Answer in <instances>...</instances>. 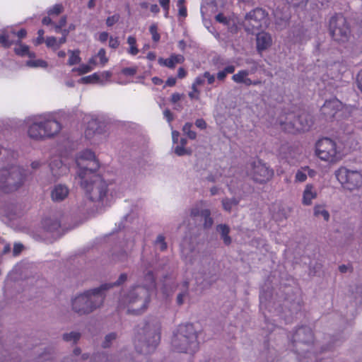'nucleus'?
Wrapping results in <instances>:
<instances>
[{
	"label": "nucleus",
	"instance_id": "obj_1",
	"mask_svg": "<svg viewBox=\"0 0 362 362\" xmlns=\"http://www.w3.org/2000/svg\"><path fill=\"white\" fill-rule=\"evenodd\" d=\"M110 285L102 284L77 294L71 300V310L78 316L88 315L104 304Z\"/></svg>",
	"mask_w": 362,
	"mask_h": 362
},
{
	"label": "nucleus",
	"instance_id": "obj_2",
	"mask_svg": "<svg viewBox=\"0 0 362 362\" xmlns=\"http://www.w3.org/2000/svg\"><path fill=\"white\" fill-rule=\"evenodd\" d=\"M198 331L192 323L181 324L173 331L172 349L180 353L193 354L199 349Z\"/></svg>",
	"mask_w": 362,
	"mask_h": 362
},
{
	"label": "nucleus",
	"instance_id": "obj_3",
	"mask_svg": "<svg viewBox=\"0 0 362 362\" xmlns=\"http://www.w3.org/2000/svg\"><path fill=\"white\" fill-rule=\"evenodd\" d=\"M160 323L156 320L144 322L137 335L136 348L143 354H149L155 351L160 340Z\"/></svg>",
	"mask_w": 362,
	"mask_h": 362
},
{
	"label": "nucleus",
	"instance_id": "obj_4",
	"mask_svg": "<svg viewBox=\"0 0 362 362\" xmlns=\"http://www.w3.org/2000/svg\"><path fill=\"white\" fill-rule=\"evenodd\" d=\"M81 187L90 201L95 202L98 206L107 205L110 197V184L100 175H93L90 180L80 181Z\"/></svg>",
	"mask_w": 362,
	"mask_h": 362
},
{
	"label": "nucleus",
	"instance_id": "obj_5",
	"mask_svg": "<svg viewBox=\"0 0 362 362\" xmlns=\"http://www.w3.org/2000/svg\"><path fill=\"white\" fill-rule=\"evenodd\" d=\"M278 122L284 131L296 134L308 131L313 124V117L305 112L299 115L288 112L281 115L278 118Z\"/></svg>",
	"mask_w": 362,
	"mask_h": 362
},
{
	"label": "nucleus",
	"instance_id": "obj_6",
	"mask_svg": "<svg viewBox=\"0 0 362 362\" xmlns=\"http://www.w3.org/2000/svg\"><path fill=\"white\" fill-rule=\"evenodd\" d=\"M61 129V124L54 119L35 121L28 126V135L33 140L43 141L54 137Z\"/></svg>",
	"mask_w": 362,
	"mask_h": 362
},
{
	"label": "nucleus",
	"instance_id": "obj_7",
	"mask_svg": "<svg viewBox=\"0 0 362 362\" xmlns=\"http://www.w3.org/2000/svg\"><path fill=\"white\" fill-rule=\"evenodd\" d=\"M149 301L150 293L147 288L141 286V285H135L131 287L121 298L122 303L131 306L136 314L144 312Z\"/></svg>",
	"mask_w": 362,
	"mask_h": 362
},
{
	"label": "nucleus",
	"instance_id": "obj_8",
	"mask_svg": "<svg viewBox=\"0 0 362 362\" xmlns=\"http://www.w3.org/2000/svg\"><path fill=\"white\" fill-rule=\"evenodd\" d=\"M23 181V170L18 165H11L0 170V189L4 192L17 190Z\"/></svg>",
	"mask_w": 362,
	"mask_h": 362
},
{
	"label": "nucleus",
	"instance_id": "obj_9",
	"mask_svg": "<svg viewBox=\"0 0 362 362\" xmlns=\"http://www.w3.org/2000/svg\"><path fill=\"white\" fill-rule=\"evenodd\" d=\"M217 272L214 259L210 256H204L199 260L196 279L204 288H208L216 282Z\"/></svg>",
	"mask_w": 362,
	"mask_h": 362
},
{
	"label": "nucleus",
	"instance_id": "obj_10",
	"mask_svg": "<svg viewBox=\"0 0 362 362\" xmlns=\"http://www.w3.org/2000/svg\"><path fill=\"white\" fill-rule=\"evenodd\" d=\"M314 336L307 326L298 327L292 336L293 350L299 356L309 353L313 347Z\"/></svg>",
	"mask_w": 362,
	"mask_h": 362
},
{
	"label": "nucleus",
	"instance_id": "obj_11",
	"mask_svg": "<svg viewBox=\"0 0 362 362\" xmlns=\"http://www.w3.org/2000/svg\"><path fill=\"white\" fill-rule=\"evenodd\" d=\"M329 33L334 41L346 42L350 35V28L342 14H336L329 20Z\"/></svg>",
	"mask_w": 362,
	"mask_h": 362
},
{
	"label": "nucleus",
	"instance_id": "obj_12",
	"mask_svg": "<svg viewBox=\"0 0 362 362\" xmlns=\"http://www.w3.org/2000/svg\"><path fill=\"white\" fill-rule=\"evenodd\" d=\"M337 180L344 189L353 191L362 185V175L356 170L340 168L335 172Z\"/></svg>",
	"mask_w": 362,
	"mask_h": 362
},
{
	"label": "nucleus",
	"instance_id": "obj_13",
	"mask_svg": "<svg viewBox=\"0 0 362 362\" xmlns=\"http://www.w3.org/2000/svg\"><path fill=\"white\" fill-rule=\"evenodd\" d=\"M337 144L329 138H322L316 144V155L322 160L336 162L339 159Z\"/></svg>",
	"mask_w": 362,
	"mask_h": 362
},
{
	"label": "nucleus",
	"instance_id": "obj_14",
	"mask_svg": "<svg viewBox=\"0 0 362 362\" xmlns=\"http://www.w3.org/2000/svg\"><path fill=\"white\" fill-rule=\"evenodd\" d=\"M267 13L264 10L256 8L246 13L243 25L246 31L254 33L255 30L262 28L266 24Z\"/></svg>",
	"mask_w": 362,
	"mask_h": 362
},
{
	"label": "nucleus",
	"instance_id": "obj_15",
	"mask_svg": "<svg viewBox=\"0 0 362 362\" xmlns=\"http://www.w3.org/2000/svg\"><path fill=\"white\" fill-rule=\"evenodd\" d=\"M273 175V170L261 161L259 160L252 163V175L256 182L264 183L269 181Z\"/></svg>",
	"mask_w": 362,
	"mask_h": 362
},
{
	"label": "nucleus",
	"instance_id": "obj_16",
	"mask_svg": "<svg viewBox=\"0 0 362 362\" xmlns=\"http://www.w3.org/2000/svg\"><path fill=\"white\" fill-rule=\"evenodd\" d=\"M42 225L44 231L50 234L53 239H57L62 235L60 232L61 223L58 218H46L42 221Z\"/></svg>",
	"mask_w": 362,
	"mask_h": 362
},
{
	"label": "nucleus",
	"instance_id": "obj_17",
	"mask_svg": "<svg viewBox=\"0 0 362 362\" xmlns=\"http://www.w3.org/2000/svg\"><path fill=\"white\" fill-rule=\"evenodd\" d=\"M342 108V103L337 99L334 98L326 100L321 107V113L325 116L326 119H331L334 117L335 115Z\"/></svg>",
	"mask_w": 362,
	"mask_h": 362
},
{
	"label": "nucleus",
	"instance_id": "obj_18",
	"mask_svg": "<svg viewBox=\"0 0 362 362\" xmlns=\"http://www.w3.org/2000/svg\"><path fill=\"white\" fill-rule=\"evenodd\" d=\"M98 160L95 159L78 166V175L80 181L90 180L93 175H97L95 171L99 168Z\"/></svg>",
	"mask_w": 362,
	"mask_h": 362
},
{
	"label": "nucleus",
	"instance_id": "obj_19",
	"mask_svg": "<svg viewBox=\"0 0 362 362\" xmlns=\"http://www.w3.org/2000/svg\"><path fill=\"white\" fill-rule=\"evenodd\" d=\"M282 306L283 309L288 310L291 315L298 313L301 309L300 300L293 293H288L284 298Z\"/></svg>",
	"mask_w": 362,
	"mask_h": 362
},
{
	"label": "nucleus",
	"instance_id": "obj_20",
	"mask_svg": "<svg viewBox=\"0 0 362 362\" xmlns=\"http://www.w3.org/2000/svg\"><path fill=\"white\" fill-rule=\"evenodd\" d=\"M105 130V125L103 121L97 118H91L88 122L86 134L88 136H91L94 134H101Z\"/></svg>",
	"mask_w": 362,
	"mask_h": 362
},
{
	"label": "nucleus",
	"instance_id": "obj_21",
	"mask_svg": "<svg viewBox=\"0 0 362 362\" xmlns=\"http://www.w3.org/2000/svg\"><path fill=\"white\" fill-rule=\"evenodd\" d=\"M69 194V189L65 185H55L51 190V198L55 202L64 200Z\"/></svg>",
	"mask_w": 362,
	"mask_h": 362
},
{
	"label": "nucleus",
	"instance_id": "obj_22",
	"mask_svg": "<svg viewBox=\"0 0 362 362\" xmlns=\"http://www.w3.org/2000/svg\"><path fill=\"white\" fill-rule=\"evenodd\" d=\"M50 170L54 177H59L66 174L68 171L67 166L63 163L61 158L58 157L53 158L49 163Z\"/></svg>",
	"mask_w": 362,
	"mask_h": 362
},
{
	"label": "nucleus",
	"instance_id": "obj_23",
	"mask_svg": "<svg viewBox=\"0 0 362 362\" xmlns=\"http://www.w3.org/2000/svg\"><path fill=\"white\" fill-rule=\"evenodd\" d=\"M185 61V57L182 54H173L168 59L159 58L158 62L161 66L174 69L177 64H182Z\"/></svg>",
	"mask_w": 362,
	"mask_h": 362
},
{
	"label": "nucleus",
	"instance_id": "obj_24",
	"mask_svg": "<svg viewBox=\"0 0 362 362\" xmlns=\"http://www.w3.org/2000/svg\"><path fill=\"white\" fill-rule=\"evenodd\" d=\"M271 35L267 33H259L257 35V49L259 52L264 51L272 45Z\"/></svg>",
	"mask_w": 362,
	"mask_h": 362
},
{
	"label": "nucleus",
	"instance_id": "obj_25",
	"mask_svg": "<svg viewBox=\"0 0 362 362\" xmlns=\"http://www.w3.org/2000/svg\"><path fill=\"white\" fill-rule=\"evenodd\" d=\"M317 197V192L313 185L308 184L303 191L302 203L305 206L312 204V200Z\"/></svg>",
	"mask_w": 362,
	"mask_h": 362
},
{
	"label": "nucleus",
	"instance_id": "obj_26",
	"mask_svg": "<svg viewBox=\"0 0 362 362\" xmlns=\"http://www.w3.org/2000/svg\"><path fill=\"white\" fill-rule=\"evenodd\" d=\"M95 159V153L90 150H85L78 153L76 157V163L80 166Z\"/></svg>",
	"mask_w": 362,
	"mask_h": 362
},
{
	"label": "nucleus",
	"instance_id": "obj_27",
	"mask_svg": "<svg viewBox=\"0 0 362 362\" xmlns=\"http://www.w3.org/2000/svg\"><path fill=\"white\" fill-rule=\"evenodd\" d=\"M216 230L220 233L221 238L223 240L224 244L229 245L232 242V239L229 236L230 231V227L226 224H218L216 226Z\"/></svg>",
	"mask_w": 362,
	"mask_h": 362
},
{
	"label": "nucleus",
	"instance_id": "obj_28",
	"mask_svg": "<svg viewBox=\"0 0 362 362\" xmlns=\"http://www.w3.org/2000/svg\"><path fill=\"white\" fill-rule=\"evenodd\" d=\"M96 204L95 202L90 201L88 197L86 196V199H83L78 203V208L82 213L90 214L94 211L93 206Z\"/></svg>",
	"mask_w": 362,
	"mask_h": 362
},
{
	"label": "nucleus",
	"instance_id": "obj_29",
	"mask_svg": "<svg viewBox=\"0 0 362 362\" xmlns=\"http://www.w3.org/2000/svg\"><path fill=\"white\" fill-rule=\"evenodd\" d=\"M91 362H115V358L112 355L107 354L105 352L95 353L90 360Z\"/></svg>",
	"mask_w": 362,
	"mask_h": 362
},
{
	"label": "nucleus",
	"instance_id": "obj_30",
	"mask_svg": "<svg viewBox=\"0 0 362 362\" xmlns=\"http://www.w3.org/2000/svg\"><path fill=\"white\" fill-rule=\"evenodd\" d=\"M81 334L78 332H71L69 333H64L62 334V339L66 342H71L76 344L81 339Z\"/></svg>",
	"mask_w": 362,
	"mask_h": 362
},
{
	"label": "nucleus",
	"instance_id": "obj_31",
	"mask_svg": "<svg viewBox=\"0 0 362 362\" xmlns=\"http://www.w3.org/2000/svg\"><path fill=\"white\" fill-rule=\"evenodd\" d=\"M240 202V199L233 197V198H224L222 200V205L224 209L228 212H230L233 206H236L238 205Z\"/></svg>",
	"mask_w": 362,
	"mask_h": 362
},
{
	"label": "nucleus",
	"instance_id": "obj_32",
	"mask_svg": "<svg viewBox=\"0 0 362 362\" xmlns=\"http://www.w3.org/2000/svg\"><path fill=\"white\" fill-rule=\"evenodd\" d=\"M144 281L145 284L141 285V286H145V288H148V291L150 293V291L155 287V277L151 271H148L144 274Z\"/></svg>",
	"mask_w": 362,
	"mask_h": 362
},
{
	"label": "nucleus",
	"instance_id": "obj_33",
	"mask_svg": "<svg viewBox=\"0 0 362 362\" xmlns=\"http://www.w3.org/2000/svg\"><path fill=\"white\" fill-rule=\"evenodd\" d=\"M128 259L127 253L122 250H119L117 252L112 255V260L115 263H125Z\"/></svg>",
	"mask_w": 362,
	"mask_h": 362
},
{
	"label": "nucleus",
	"instance_id": "obj_34",
	"mask_svg": "<svg viewBox=\"0 0 362 362\" xmlns=\"http://www.w3.org/2000/svg\"><path fill=\"white\" fill-rule=\"evenodd\" d=\"M201 218H202V220L204 221L203 226L205 229H209V228H211V226H213V223H214V220L211 217V211L209 209H204V211L203 212V217Z\"/></svg>",
	"mask_w": 362,
	"mask_h": 362
},
{
	"label": "nucleus",
	"instance_id": "obj_35",
	"mask_svg": "<svg viewBox=\"0 0 362 362\" xmlns=\"http://www.w3.org/2000/svg\"><path fill=\"white\" fill-rule=\"evenodd\" d=\"M117 338V334L116 332H111L105 335V339L102 342V347L103 349H107L110 348L113 341L116 340Z\"/></svg>",
	"mask_w": 362,
	"mask_h": 362
},
{
	"label": "nucleus",
	"instance_id": "obj_36",
	"mask_svg": "<svg viewBox=\"0 0 362 362\" xmlns=\"http://www.w3.org/2000/svg\"><path fill=\"white\" fill-rule=\"evenodd\" d=\"M155 247L163 252L167 250L168 244L165 242V238L163 235L159 234L153 243Z\"/></svg>",
	"mask_w": 362,
	"mask_h": 362
},
{
	"label": "nucleus",
	"instance_id": "obj_37",
	"mask_svg": "<svg viewBox=\"0 0 362 362\" xmlns=\"http://www.w3.org/2000/svg\"><path fill=\"white\" fill-rule=\"evenodd\" d=\"M69 53L71 54L69 59L68 60V64L69 66L78 64L81 62V59L79 57L80 51L78 49L74 50V51L69 50Z\"/></svg>",
	"mask_w": 362,
	"mask_h": 362
},
{
	"label": "nucleus",
	"instance_id": "obj_38",
	"mask_svg": "<svg viewBox=\"0 0 362 362\" xmlns=\"http://www.w3.org/2000/svg\"><path fill=\"white\" fill-rule=\"evenodd\" d=\"M81 353V349L79 347H76L73 351L72 354L69 356H67L64 357L62 362H79V359L78 357Z\"/></svg>",
	"mask_w": 362,
	"mask_h": 362
},
{
	"label": "nucleus",
	"instance_id": "obj_39",
	"mask_svg": "<svg viewBox=\"0 0 362 362\" xmlns=\"http://www.w3.org/2000/svg\"><path fill=\"white\" fill-rule=\"evenodd\" d=\"M249 75L247 70H240L232 76V79L237 83H243L244 79Z\"/></svg>",
	"mask_w": 362,
	"mask_h": 362
},
{
	"label": "nucleus",
	"instance_id": "obj_40",
	"mask_svg": "<svg viewBox=\"0 0 362 362\" xmlns=\"http://www.w3.org/2000/svg\"><path fill=\"white\" fill-rule=\"evenodd\" d=\"M314 215L315 216H322L325 221H328L329 219V214L322 206H315L314 208Z\"/></svg>",
	"mask_w": 362,
	"mask_h": 362
},
{
	"label": "nucleus",
	"instance_id": "obj_41",
	"mask_svg": "<svg viewBox=\"0 0 362 362\" xmlns=\"http://www.w3.org/2000/svg\"><path fill=\"white\" fill-rule=\"evenodd\" d=\"M192 126V123L187 122L183 126L182 131L189 137V139L194 140L197 137V134L191 129Z\"/></svg>",
	"mask_w": 362,
	"mask_h": 362
},
{
	"label": "nucleus",
	"instance_id": "obj_42",
	"mask_svg": "<svg viewBox=\"0 0 362 362\" xmlns=\"http://www.w3.org/2000/svg\"><path fill=\"white\" fill-rule=\"evenodd\" d=\"M183 286L185 290L179 293L177 296L176 303L178 305H182L184 303V299L188 295V282L185 281Z\"/></svg>",
	"mask_w": 362,
	"mask_h": 362
},
{
	"label": "nucleus",
	"instance_id": "obj_43",
	"mask_svg": "<svg viewBox=\"0 0 362 362\" xmlns=\"http://www.w3.org/2000/svg\"><path fill=\"white\" fill-rule=\"evenodd\" d=\"M26 66L29 67H42L47 68L48 64L47 62L42 59H37V60H28L26 62Z\"/></svg>",
	"mask_w": 362,
	"mask_h": 362
},
{
	"label": "nucleus",
	"instance_id": "obj_44",
	"mask_svg": "<svg viewBox=\"0 0 362 362\" xmlns=\"http://www.w3.org/2000/svg\"><path fill=\"white\" fill-rule=\"evenodd\" d=\"M127 43L130 45L129 53L132 55H136L139 52V49L136 47V40L133 36H129L127 38Z\"/></svg>",
	"mask_w": 362,
	"mask_h": 362
},
{
	"label": "nucleus",
	"instance_id": "obj_45",
	"mask_svg": "<svg viewBox=\"0 0 362 362\" xmlns=\"http://www.w3.org/2000/svg\"><path fill=\"white\" fill-rule=\"evenodd\" d=\"M13 43V41L9 40V35L6 32H2L0 35V45L5 48H8Z\"/></svg>",
	"mask_w": 362,
	"mask_h": 362
},
{
	"label": "nucleus",
	"instance_id": "obj_46",
	"mask_svg": "<svg viewBox=\"0 0 362 362\" xmlns=\"http://www.w3.org/2000/svg\"><path fill=\"white\" fill-rule=\"evenodd\" d=\"M175 153L178 156H189L192 154V150L191 148H185V146H181L179 145H177L176 147L174 149Z\"/></svg>",
	"mask_w": 362,
	"mask_h": 362
},
{
	"label": "nucleus",
	"instance_id": "obj_47",
	"mask_svg": "<svg viewBox=\"0 0 362 362\" xmlns=\"http://www.w3.org/2000/svg\"><path fill=\"white\" fill-rule=\"evenodd\" d=\"M100 76L98 74L94 73L92 75L83 77L80 79L79 82L82 83H92L99 81Z\"/></svg>",
	"mask_w": 362,
	"mask_h": 362
},
{
	"label": "nucleus",
	"instance_id": "obj_48",
	"mask_svg": "<svg viewBox=\"0 0 362 362\" xmlns=\"http://www.w3.org/2000/svg\"><path fill=\"white\" fill-rule=\"evenodd\" d=\"M17 43H20V41ZM28 49L29 47L28 45L19 44L18 47L14 48V52L18 56L25 57L28 53Z\"/></svg>",
	"mask_w": 362,
	"mask_h": 362
},
{
	"label": "nucleus",
	"instance_id": "obj_49",
	"mask_svg": "<svg viewBox=\"0 0 362 362\" xmlns=\"http://www.w3.org/2000/svg\"><path fill=\"white\" fill-rule=\"evenodd\" d=\"M157 271H168L170 270L169 260L167 258H163L158 262L156 265Z\"/></svg>",
	"mask_w": 362,
	"mask_h": 362
},
{
	"label": "nucleus",
	"instance_id": "obj_50",
	"mask_svg": "<svg viewBox=\"0 0 362 362\" xmlns=\"http://www.w3.org/2000/svg\"><path fill=\"white\" fill-rule=\"evenodd\" d=\"M149 32L152 35V39L154 42H157L160 40V35L158 33V27L157 25L153 23L149 28Z\"/></svg>",
	"mask_w": 362,
	"mask_h": 362
},
{
	"label": "nucleus",
	"instance_id": "obj_51",
	"mask_svg": "<svg viewBox=\"0 0 362 362\" xmlns=\"http://www.w3.org/2000/svg\"><path fill=\"white\" fill-rule=\"evenodd\" d=\"M127 279V275L125 273L121 274L117 280L112 284H107L110 285V289L114 286H118L124 283Z\"/></svg>",
	"mask_w": 362,
	"mask_h": 362
},
{
	"label": "nucleus",
	"instance_id": "obj_52",
	"mask_svg": "<svg viewBox=\"0 0 362 362\" xmlns=\"http://www.w3.org/2000/svg\"><path fill=\"white\" fill-rule=\"evenodd\" d=\"M1 246L3 247L2 251H1V255H6V254H8V252H10L11 245L8 243L6 242V240L1 238H0V247Z\"/></svg>",
	"mask_w": 362,
	"mask_h": 362
},
{
	"label": "nucleus",
	"instance_id": "obj_53",
	"mask_svg": "<svg viewBox=\"0 0 362 362\" xmlns=\"http://www.w3.org/2000/svg\"><path fill=\"white\" fill-rule=\"evenodd\" d=\"M63 11V6L62 4H55L52 8L48 11L49 15H59Z\"/></svg>",
	"mask_w": 362,
	"mask_h": 362
},
{
	"label": "nucleus",
	"instance_id": "obj_54",
	"mask_svg": "<svg viewBox=\"0 0 362 362\" xmlns=\"http://www.w3.org/2000/svg\"><path fill=\"white\" fill-rule=\"evenodd\" d=\"M23 250H24V245L22 243H14L13 251H12L13 255L15 257L19 255Z\"/></svg>",
	"mask_w": 362,
	"mask_h": 362
},
{
	"label": "nucleus",
	"instance_id": "obj_55",
	"mask_svg": "<svg viewBox=\"0 0 362 362\" xmlns=\"http://www.w3.org/2000/svg\"><path fill=\"white\" fill-rule=\"evenodd\" d=\"M204 209H201L197 206L193 207L190 211V216L193 218L203 217V212Z\"/></svg>",
	"mask_w": 362,
	"mask_h": 362
},
{
	"label": "nucleus",
	"instance_id": "obj_56",
	"mask_svg": "<svg viewBox=\"0 0 362 362\" xmlns=\"http://www.w3.org/2000/svg\"><path fill=\"white\" fill-rule=\"evenodd\" d=\"M294 7L303 8L307 5L308 0H287Z\"/></svg>",
	"mask_w": 362,
	"mask_h": 362
},
{
	"label": "nucleus",
	"instance_id": "obj_57",
	"mask_svg": "<svg viewBox=\"0 0 362 362\" xmlns=\"http://www.w3.org/2000/svg\"><path fill=\"white\" fill-rule=\"evenodd\" d=\"M119 20V14H115L112 16H109L106 20V25L108 27H111L114 24H115L117 22H118Z\"/></svg>",
	"mask_w": 362,
	"mask_h": 362
},
{
	"label": "nucleus",
	"instance_id": "obj_58",
	"mask_svg": "<svg viewBox=\"0 0 362 362\" xmlns=\"http://www.w3.org/2000/svg\"><path fill=\"white\" fill-rule=\"evenodd\" d=\"M52 356L47 353H42L36 359V362H51Z\"/></svg>",
	"mask_w": 362,
	"mask_h": 362
},
{
	"label": "nucleus",
	"instance_id": "obj_59",
	"mask_svg": "<svg viewBox=\"0 0 362 362\" xmlns=\"http://www.w3.org/2000/svg\"><path fill=\"white\" fill-rule=\"evenodd\" d=\"M137 72V67H127L122 70V73L126 76H134Z\"/></svg>",
	"mask_w": 362,
	"mask_h": 362
},
{
	"label": "nucleus",
	"instance_id": "obj_60",
	"mask_svg": "<svg viewBox=\"0 0 362 362\" xmlns=\"http://www.w3.org/2000/svg\"><path fill=\"white\" fill-rule=\"evenodd\" d=\"M46 45L49 47H57V40L55 37H47L45 40Z\"/></svg>",
	"mask_w": 362,
	"mask_h": 362
},
{
	"label": "nucleus",
	"instance_id": "obj_61",
	"mask_svg": "<svg viewBox=\"0 0 362 362\" xmlns=\"http://www.w3.org/2000/svg\"><path fill=\"white\" fill-rule=\"evenodd\" d=\"M295 177L296 181L303 182L307 179V175L301 170H298Z\"/></svg>",
	"mask_w": 362,
	"mask_h": 362
},
{
	"label": "nucleus",
	"instance_id": "obj_62",
	"mask_svg": "<svg viewBox=\"0 0 362 362\" xmlns=\"http://www.w3.org/2000/svg\"><path fill=\"white\" fill-rule=\"evenodd\" d=\"M92 70V67L88 64H82L78 69L77 71L80 74H83L90 72Z\"/></svg>",
	"mask_w": 362,
	"mask_h": 362
},
{
	"label": "nucleus",
	"instance_id": "obj_63",
	"mask_svg": "<svg viewBox=\"0 0 362 362\" xmlns=\"http://www.w3.org/2000/svg\"><path fill=\"white\" fill-rule=\"evenodd\" d=\"M44 30H39L37 32L38 37L35 40V44L36 45H39L42 44L44 42Z\"/></svg>",
	"mask_w": 362,
	"mask_h": 362
},
{
	"label": "nucleus",
	"instance_id": "obj_64",
	"mask_svg": "<svg viewBox=\"0 0 362 362\" xmlns=\"http://www.w3.org/2000/svg\"><path fill=\"white\" fill-rule=\"evenodd\" d=\"M356 83L358 88L362 93V70L359 71L356 76Z\"/></svg>",
	"mask_w": 362,
	"mask_h": 362
}]
</instances>
